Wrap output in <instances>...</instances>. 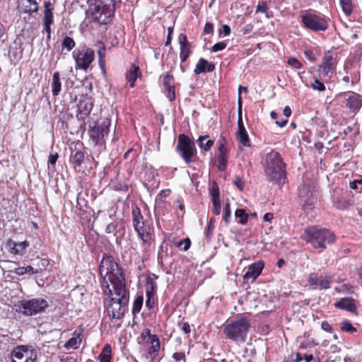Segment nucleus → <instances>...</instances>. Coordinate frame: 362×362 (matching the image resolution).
<instances>
[{
	"label": "nucleus",
	"mask_w": 362,
	"mask_h": 362,
	"mask_svg": "<svg viewBox=\"0 0 362 362\" xmlns=\"http://www.w3.org/2000/svg\"><path fill=\"white\" fill-rule=\"evenodd\" d=\"M102 277L101 288L105 294H112V288L125 286V279L121 269L112 256L105 254L100 264Z\"/></svg>",
	"instance_id": "1"
},
{
	"label": "nucleus",
	"mask_w": 362,
	"mask_h": 362,
	"mask_svg": "<svg viewBox=\"0 0 362 362\" xmlns=\"http://www.w3.org/2000/svg\"><path fill=\"white\" fill-rule=\"evenodd\" d=\"M261 163L266 180L281 187L286 178V165L281 154L274 150H272L262 157Z\"/></svg>",
	"instance_id": "2"
},
{
	"label": "nucleus",
	"mask_w": 362,
	"mask_h": 362,
	"mask_svg": "<svg viewBox=\"0 0 362 362\" xmlns=\"http://www.w3.org/2000/svg\"><path fill=\"white\" fill-rule=\"evenodd\" d=\"M110 297L107 312L112 319L121 320L127 311L129 293L125 286L112 288V294H106Z\"/></svg>",
	"instance_id": "3"
},
{
	"label": "nucleus",
	"mask_w": 362,
	"mask_h": 362,
	"mask_svg": "<svg viewBox=\"0 0 362 362\" xmlns=\"http://www.w3.org/2000/svg\"><path fill=\"white\" fill-rule=\"evenodd\" d=\"M302 237L304 240L310 243L315 248L322 249L325 248L327 245L334 243L335 239L332 231L317 226L306 228Z\"/></svg>",
	"instance_id": "4"
},
{
	"label": "nucleus",
	"mask_w": 362,
	"mask_h": 362,
	"mask_svg": "<svg viewBox=\"0 0 362 362\" xmlns=\"http://www.w3.org/2000/svg\"><path fill=\"white\" fill-rule=\"evenodd\" d=\"M91 18L100 25L112 23L115 13V0H95Z\"/></svg>",
	"instance_id": "5"
},
{
	"label": "nucleus",
	"mask_w": 362,
	"mask_h": 362,
	"mask_svg": "<svg viewBox=\"0 0 362 362\" xmlns=\"http://www.w3.org/2000/svg\"><path fill=\"white\" fill-rule=\"evenodd\" d=\"M64 98H69L70 102L76 100L78 98L77 103L76 117L81 122V127H85L87 124L86 119L89 117L90 112L93 107V100L91 96L87 93H81L78 95L76 92H64Z\"/></svg>",
	"instance_id": "6"
},
{
	"label": "nucleus",
	"mask_w": 362,
	"mask_h": 362,
	"mask_svg": "<svg viewBox=\"0 0 362 362\" xmlns=\"http://www.w3.org/2000/svg\"><path fill=\"white\" fill-rule=\"evenodd\" d=\"M250 327V320L241 317L226 325L223 332L228 339L243 342L245 341Z\"/></svg>",
	"instance_id": "7"
},
{
	"label": "nucleus",
	"mask_w": 362,
	"mask_h": 362,
	"mask_svg": "<svg viewBox=\"0 0 362 362\" xmlns=\"http://www.w3.org/2000/svg\"><path fill=\"white\" fill-rule=\"evenodd\" d=\"M110 120L108 118L103 121L95 122L93 124L89 122L88 134L91 144L104 147L105 139L110 132Z\"/></svg>",
	"instance_id": "8"
},
{
	"label": "nucleus",
	"mask_w": 362,
	"mask_h": 362,
	"mask_svg": "<svg viewBox=\"0 0 362 362\" xmlns=\"http://www.w3.org/2000/svg\"><path fill=\"white\" fill-rule=\"evenodd\" d=\"M299 203L305 211H310L317 203L315 184L312 180H305L300 185L298 192Z\"/></svg>",
	"instance_id": "9"
},
{
	"label": "nucleus",
	"mask_w": 362,
	"mask_h": 362,
	"mask_svg": "<svg viewBox=\"0 0 362 362\" xmlns=\"http://www.w3.org/2000/svg\"><path fill=\"white\" fill-rule=\"evenodd\" d=\"M49 306V302L42 298L24 299L18 303V310L25 316H33L44 313Z\"/></svg>",
	"instance_id": "10"
},
{
	"label": "nucleus",
	"mask_w": 362,
	"mask_h": 362,
	"mask_svg": "<svg viewBox=\"0 0 362 362\" xmlns=\"http://www.w3.org/2000/svg\"><path fill=\"white\" fill-rule=\"evenodd\" d=\"M300 18L302 27L315 33L325 31L329 27L327 18L322 15L313 12H305Z\"/></svg>",
	"instance_id": "11"
},
{
	"label": "nucleus",
	"mask_w": 362,
	"mask_h": 362,
	"mask_svg": "<svg viewBox=\"0 0 362 362\" xmlns=\"http://www.w3.org/2000/svg\"><path fill=\"white\" fill-rule=\"evenodd\" d=\"M72 57L75 61L76 70L87 71L95 59V52L90 47H83L74 49L72 52Z\"/></svg>",
	"instance_id": "12"
},
{
	"label": "nucleus",
	"mask_w": 362,
	"mask_h": 362,
	"mask_svg": "<svg viewBox=\"0 0 362 362\" xmlns=\"http://www.w3.org/2000/svg\"><path fill=\"white\" fill-rule=\"evenodd\" d=\"M177 151L187 164L192 162V158L197 153L194 144L184 134L178 136Z\"/></svg>",
	"instance_id": "13"
},
{
	"label": "nucleus",
	"mask_w": 362,
	"mask_h": 362,
	"mask_svg": "<svg viewBox=\"0 0 362 362\" xmlns=\"http://www.w3.org/2000/svg\"><path fill=\"white\" fill-rule=\"evenodd\" d=\"M337 65V54H326L322 57V63L318 66V73L320 78H330L334 73Z\"/></svg>",
	"instance_id": "14"
},
{
	"label": "nucleus",
	"mask_w": 362,
	"mask_h": 362,
	"mask_svg": "<svg viewBox=\"0 0 362 362\" xmlns=\"http://www.w3.org/2000/svg\"><path fill=\"white\" fill-rule=\"evenodd\" d=\"M332 276L328 274L311 273L308 276V284L312 289L323 290L330 287Z\"/></svg>",
	"instance_id": "15"
},
{
	"label": "nucleus",
	"mask_w": 362,
	"mask_h": 362,
	"mask_svg": "<svg viewBox=\"0 0 362 362\" xmlns=\"http://www.w3.org/2000/svg\"><path fill=\"white\" fill-rule=\"evenodd\" d=\"M125 78L131 88L135 87V83L137 79L140 81L142 79V72L138 61L136 60L130 64L129 68L125 74Z\"/></svg>",
	"instance_id": "16"
},
{
	"label": "nucleus",
	"mask_w": 362,
	"mask_h": 362,
	"mask_svg": "<svg viewBox=\"0 0 362 362\" xmlns=\"http://www.w3.org/2000/svg\"><path fill=\"white\" fill-rule=\"evenodd\" d=\"M178 42L180 45V59L181 62H185L192 54V45L188 41L187 37L184 33L178 35Z\"/></svg>",
	"instance_id": "17"
},
{
	"label": "nucleus",
	"mask_w": 362,
	"mask_h": 362,
	"mask_svg": "<svg viewBox=\"0 0 362 362\" xmlns=\"http://www.w3.org/2000/svg\"><path fill=\"white\" fill-rule=\"evenodd\" d=\"M263 267L264 263L262 261H257L250 265L243 275L244 281L245 282H253L262 273Z\"/></svg>",
	"instance_id": "18"
},
{
	"label": "nucleus",
	"mask_w": 362,
	"mask_h": 362,
	"mask_svg": "<svg viewBox=\"0 0 362 362\" xmlns=\"http://www.w3.org/2000/svg\"><path fill=\"white\" fill-rule=\"evenodd\" d=\"M12 361L13 359H26L31 360L33 357H37V354L33 349H29L25 346H17L11 352Z\"/></svg>",
	"instance_id": "19"
},
{
	"label": "nucleus",
	"mask_w": 362,
	"mask_h": 362,
	"mask_svg": "<svg viewBox=\"0 0 362 362\" xmlns=\"http://www.w3.org/2000/svg\"><path fill=\"white\" fill-rule=\"evenodd\" d=\"M238 128L237 139L238 141L244 146H250V139L247 132L244 127L243 117H240L238 118Z\"/></svg>",
	"instance_id": "20"
},
{
	"label": "nucleus",
	"mask_w": 362,
	"mask_h": 362,
	"mask_svg": "<svg viewBox=\"0 0 362 362\" xmlns=\"http://www.w3.org/2000/svg\"><path fill=\"white\" fill-rule=\"evenodd\" d=\"M214 69V64L209 62L204 58H200L196 64L194 72L195 74L199 75L206 72H212Z\"/></svg>",
	"instance_id": "21"
},
{
	"label": "nucleus",
	"mask_w": 362,
	"mask_h": 362,
	"mask_svg": "<svg viewBox=\"0 0 362 362\" xmlns=\"http://www.w3.org/2000/svg\"><path fill=\"white\" fill-rule=\"evenodd\" d=\"M337 308L347 310L352 313H356V306L354 300L351 298H343L334 303Z\"/></svg>",
	"instance_id": "22"
},
{
	"label": "nucleus",
	"mask_w": 362,
	"mask_h": 362,
	"mask_svg": "<svg viewBox=\"0 0 362 362\" xmlns=\"http://www.w3.org/2000/svg\"><path fill=\"white\" fill-rule=\"evenodd\" d=\"M134 229L143 243H146L150 241L151 235L149 226L145 224L144 222L141 223H137L135 224Z\"/></svg>",
	"instance_id": "23"
},
{
	"label": "nucleus",
	"mask_w": 362,
	"mask_h": 362,
	"mask_svg": "<svg viewBox=\"0 0 362 362\" xmlns=\"http://www.w3.org/2000/svg\"><path fill=\"white\" fill-rule=\"evenodd\" d=\"M362 105V95L352 92L346 99V106L353 112L358 111Z\"/></svg>",
	"instance_id": "24"
},
{
	"label": "nucleus",
	"mask_w": 362,
	"mask_h": 362,
	"mask_svg": "<svg viewBox=\"0 0 362 362\" xmlns=\"http://www.w3.org/2000/svg\"><path fill=\"white\" fill-rule=\"evenodd\" d=\"M18 8L23 13H32L38 11V4L35 0H21Z\"/></svg>",
	"instance_id": "25"
},
{
	"label": "nucleus",
	"mask_w": 362,
	"mask_h": 362,
	"mask_svg": "<svg viewBox=\"0 0 362 362\" xmlns=\"http://www.w3.org/2000/svg\"><path fill=\"white\" fill-rule=\"evenodd\" d=\"M95 45L98 47V64L103 71L105 69L106 46L103 41H98Z\"/></svg>",
	"instance_id": "26"
},
{
	"label": "nucleus",
	"mask_w": 362,
	"mask_h": 362,
	"mask_svg": "<svg viewBox=\"0 0 362 362\" xmlns=\"http://www.w3.org/2000/svg\"><path fill=\"white\" fill-rule=\"evenodd\" d=\"M44 18L43 24H52L54 22L53 7L49 1L44 3Z\"/></svg>",
	"instance_id": "27"
},
{
	"label": "nucleus",
	"mask_w": 362,
	"mask_h": 362,
	"mask_svg": "<svg viewBox=\"0 0 362 362\" xmlns=\"http://www.w3.org/2000/svg\"><path fill=\"white\" fill-rule=\"evenodd\" d=\"M147 344L150 345L148 348V353L155 357L160 349V340L157 335L153 334L152 337H151V339L146 341Z\"/></svg>",
	"instance_id": "28"
},
{
	"label": "nucleus",
	"mask_w": 362,
	"mask_h": 362,
	"mask_svg": "<svg viewBox=\"0 0 362 362\" xmlns=\"http://www.w3.org/2000/svg\"><path fill=\"white\" fill-rule=\"evenodd\" d=\"M85 154L82 151H72L70 156V161L74 165V168L76 170L77 167H80L83 163Z\"/></svg>",
	"instance_id": "29"
},
{
	"label": "nucleus",
	"mask_w": 362,
	"mask_h": 362,
	"mask_svg": "<svg viewBox=\"0 0 362 362\" xmlns=\"http://www.w3.org/2000/svg\"><path fill=\"white\" fill-rule=\"evenodd\" d=\"M255 13H264L267 19H269L274 16L273 12L269 9L267 2L263 1H258L256 6Z\"/></svg>",
	"instance_id": "30"
},
{
	"label": "nucleus",
	"mask_w": 362,
	"mask_h": 362,
	"mask_svg": "<svg viewBox=\"0 0 362 362\" xmlns=\"http://www.w3.org/2000/svg\"><path fill=\"white\" fill-rule=\"evenodd\" d=\"M81 332L75 331L73 337L65 344L66 349H77L81 343Z\"/></svg>",
	"instance_id": "31"
},
{
	"label": "nucleus",
	"mask_w": 362,
	"mask_h": 362,
	"mask_svg": "<svg viewBox=\"0 0 362 362\" xmlns=\"http://www.w3.org/2000/svg\"><path fill=\"white\" fill-rule=\"evenodd\" d=\"M209 138L208 135L200 136L197 140V144L199 147L202 149H204L205 151H208L211 149L212 146L214 144V140L208 139L205 143L204 142Z\"/></svg>",
	"instance_id": "32"
},
{
	"label": "nucleus",
	"mask_w": 362,
	"mask_h": 362,
	"mask_svg": "<svg viewBox=\"0 0 362 362\" xmlns=\"http://www.w3.org/2000/svg\"><path fill=\"white\" fill-rule=\"evenodd\" d=\"M118 223L117 222H112L107 225L105 228V233L107 234H112L115 238L116 243L121 244V238L117 235L119 230H117Z\"/></svg>",
	"instance_id": "33"
},
{
	"label": "nucleus",
	"mask_w": 362,
	"mask_h": 362,
	"mask_svg": "<svg viewBox=\"0 0 362 362\" xmlns=\"http://www.w3.org/2000/svg\"><path fill=\"white\" fill-rule=\"evenodd\" d=\"M163 86L165 90H175V79L173 75L166 74L163 78Z\"/></svg>",
	"instance_id": "34"
},
{
	"label": "nucleus",
	"mask_w": 362,
	"mask_h": 362,
	"mask_svg": "<svg viewBox=\"0 0 362 362\" xmlns=\"http://www.w3.org/2000/svg\"><path fill=\"white\" fill-rule=\"evenodd\" d=\"M76 46V42L74 40L69 37L65 36L62 40V51L66 49V52L71 51Z\"/></svg>",
	"instance_id": "35"
},
{
	"label": "nucleus",
	"mask_w": 362,
	"mask_h": 362,
	"mask_svg": "<svg viewBox=\"0 0 362 362\" xmlns=\"http://www.w3.org/2000/svg\"><path fill=\"white\" fill-rule=\"evenodd\" d=\"M28 245L29 243L27 241L14 243L13 247L11 248V252L15 255H23L25 253Z\"/></svg>",
	"instance_id": "36"
},
{
	"label": "nucleus",
	"mask_w": 362,
	"mask_h": 362,
	"mask_svg": "<svg viewBox=\"0 0 362 362\" xmlns=\"http://www.w3.org/2000/svg\"><path fill=\"white\" fill-rule=\"evenodd\" d=\"M156 290V284L153 282V279L150 277L146 279V297L154 298V294Z\"/></svg>",
	"instance_id": "37"
},
{
	"label": "nucleus",
	"mask_w": 362,
	"mask_h": 362,
	"mask_svg": "<svg viewBox=\"0 0 362 362\" xmlns=\"http://www.w3.org/2000/svg\"><path fill=\"white\" fill-rule=\"evenodd\" d=\"M343 12L346 16H351L353 12V4L351 0H339Z\"/></svg>",
	"instance_id": "38"
},
{
	"label": "nucleus",
	"mask_w": 362,
	"mask_h": 362,
	"mask_svg": "<svg viewBox=\"0 0 362 362\" xmlns=\"http://www.w3.org/2000/svg\"><path fill=\"white\" fill-rule=\"evenodd\" d=\"M235 216L236 218H240L238 223H240L242 225H245L247 223L248 221L249 215L246 213L245 209H238L235 211Z\"/></svg>",
	"instance_id": "39"
},
{
	"label": "nucleus",
	"mask_w": 362,
	"mask_h": 362,
	"mask_svg": "<svg viewBox=\"0 0 362 362\" xmlns=\"http://www.w3.org/2000/svg\"><path fill=\"white\" fill-rule=\"evenodd\" d=\"M111 346L110 344H105L102 350L101 354L99 356L100 361L103 359V361H110L111 358Z\"/></svg>",
	"instance_id": "40"
},
{
	"label": "nucleus",
	"mask_w": 362,
	"mask_h": 362,
	"mask_svg": "<svg viewBox=\"0 0 362 362\" xmlns=\"http://www.w3.org/2000/svg\"><path fill=\"white\" fill-rule=\"evenodd\" d=\"M52 90H61L60 74L54 72L52 79Z\"/></svg>",
	"instance_id": "41"
},
{
	"label": "nucleus",
	"mask_w": 362,
	"mask_h": 362,
	"mask_svg": "<svg viewBox=\"0 0 362 362\" xmlns=\"http://www.w3.org/2000/svg\"><path fill=\"white\" fill-rule=\"evenodd\" d=\"M144 298L142 296H138L133 303L132 307V313L136 314L140 312L142 305H143Z\"/></svg>",
	"instance_id": "42"
},
{
	"label": "nucleus",
	"mask_w": 362,
	"mask_h": 362,
	"mask_svg": "<svg viewBox=\"0 0 362 362\" xmlns=\"http://www.w3.org/2000/svg\"><path fill=\"white\" fill-rule=\"evenodd\" d=\"M340 329L344 332L349 333H354L357 331L356 328L353 327L351 323L348 320L343 321L340 324Z\"/></svg>",
	"instance_id": "43"
},
{
	"label": "nucleus",
	"mask_w": 362,
	"mask_h": 362,
	"mask_svg": "<svg viewBox=\"0 0 362 362\" xmlns=\"http://www.w3.org/2000/svg\"><path fill=\"white\" fill-rule=\"evenodd\" d=\"M132 216H133V226L135 227L136 223H141L144 222L143 216L141 214L140 210L138 207L133 209L132 210Z\"/></svg>",
	"instance_id": "44"
},
{
	"label": "nucleus",
	"mask_w": 362,
	"mask_h": 362,
	"mask_svg": "<svg viewBox=\"0 0 362 362\" xmlns=\"http://www.w3.org/2000/svg\"><path fill=\"white\" fill-rule=\"evenodd\" d=\"M304 54L311 62H315L319 56V53L316 49H306L304 51Z\"/></svg>",
	"instance_id": "45"
},
{
	"label": "nucleus",
	"mask_w": 362,
	"mask_h": 362,
	"mask_svg": "<svg viewBox=\"0 0 362 362\" xmlns=\"http://www.w3.org/2000/svg\"><path fill=\"white\" fill-rule=\"evenodd\" d=\"M218 155L222 156H226L228 150L226 147V141L223 136H221V138L218 141Z\"/></svg>",
	"instance_id": "46"
},
{
	"label": "nucleus",
	"mask_w": 362,
	"mask_h": 362,
	"mask_svg": "<svg viewBox=\"0 0 362 362\" xmlns=\"http://www.w3.org/2000/svg\"><path fill=\"white\" fill-rule=\"evenodd\" d=\"M218 160V169L223 171L227 166V158L226 156L218 155L217 158Z\"/></svg>",
	"instance_id": "47"
},
{
	"label": "nucleus",
	"mask_w": 362,
	"mask_h": 362,
	"mask_svg": "<svg viewBox=\"0 0 362 362\" xmlns=\"http://www.w3.org/2000/svg\"><path fill=\"white\" fill-rule=\"evenodd\" d=\"M191 245V242L189 238H185L180 241H179L177 244V247H179L181 250L187 251L189 250Z\"/></svg>",
	"instance_id": "48"
},
{
	"label": "nucleus",
	"mask_w": 362,
	"mask_h": 362,
	"mask_svg": "<svg viewBox=\"0 0 362 362\" xmlns=\"http://www.w3.org/2000/svg\"><path fill=\"white\" fill-rule=\"evenodd\" d=\"M288 64L293 69H300L303 67V64L295 57H290L288 59Z\"/></svg>",
	"instance_id": "49"
},
{
	"label": "nucleus",
	"mask_w": 362,
	"mask_h": 362,
	"mask_svg": "<svg viewBox=\"0 0 362 362\" xmlns=\"http://www.w3.org/2000/svg\"><path fill=\"white\" fill-rule=\"evenodd\" d=\"M230 204L229 202L226 203L224 206V212L223 215V221L228 223L229 222V219L230 217Z\"/></svg>",
	"instance_id": "50"
},
{
	"label": "nucleus",
	"mask_w": 362,
	"mask_h": 362,
	"mask_svg": "<svg viewBox=\"0 0 362 362\" xmlns=\"http://www.w3.org/2000/svg\"><path fill=\"white\" fill-rule=\"evenodd\" d=\"M227 46V43L224 41L218 42L213 45L211 49V52H216L224 49Z\"/></svg>",
	"instance_id": "51"
},
{
	"label": "nucleus",
	"mask_w": 362,
	"mask_h": 362,
	"mask_svg": "<svg viewBox=\"0 0 362 362\" xmlns=\"http://www.w3.org/2000/svg\"><path fill=\"white\" fill-rule=\"evenodd\" d=\"M311 86L313 89L317 90H325L324 83L317 78L315 79V81L311 84Z\"/></svg>",
	"instance_id": "52"
},
{
	"label": "nucleus",
	"mask_w": 362,
	"mask_h": 362,
	"mask_svg": "<svg viewBox=\"0 0 362 362\" xmlns=\"http://www.w3.org/2000/svg\"><path fill=\"white\" fill-rule=\"evenodd\" d=\"M214 229V219L211 218L209 222L207 224L206 235L208 238H210L213 234V230Z\"/></svg>",
	"instance_id": "53"
},
{
	"label": "nucleus",
	"mask_w": 362,
	"mask_h": 362,
	"mask_svg": "<svg viewBox=\"0 0 362 362\" xmlns=\"http://www.w3.org/2000/svg\"><path fill=\"white\" fill-rule=\"evenodd\" d=\"M212 202H213V205H214V208H213L212 211L215 215H218L221 213V209L220 201L213 200Z\"/></svg>",
	"instance_id": "54"
},
{
	"label": "nucleus",
	"mask_w": 362,
	"mask_h": 362,
	"mask_svg": "<svg viewBox=\"0 0 362 362\" xmlns=\"http://www.w3.org/2000/svg\"><path fill=\"white\" fill-rule=\"evenodd\" d=\"M214 33V25L212 23H206L204 28V34H212Z\"/></svg>",
	"instance_id": "55"
},
{
	"label": "nucleus",
	"mask_w": 362,
	"mask_h": 362,
	"mask_svg": "<svg viewBox=\"0 0 362 362\" xmlns=\"http://www.w3.org/2000/svg\"><path fill=\"white\" fill-rule=\"evenodd\" d=\"M321 328L327 332L332 333L334 329L329 323L327 321H322L321 323Z\"/></svg>",
	"instance_id": "56"
},
{
	"label": "nucleus",
	"mask_w": 362,
	"mask_h": 362,
	"mask_svg": "<svg viewBox=\"0 0 362 362\" xmlns=\"http://www.w3.org/2000/svg\"><path fill=\"white\" fill-rule=\"evenodd\" d=\"M152 336H153V334H151L150 329H146L143 330V332L141 334V337L146 342L148 341V340L150 339L151 337H152Z\"/></svg>",
	"instance_id": "57"
},
{
	"label": "nucleus",
	"mask_w": 362,
	"mask_h": 362,
	"mask_svg": "<svg viewBox=\"0 0 362 362\" xmlns=\"http://www.w3.org/2000/svg\"><path fill=\"white\" fill-rule=\"evenodd\" d=\"M40 271H42V268L38 265V268L33 267L32 266L26 267V273L35 274H38Z\"/></svg>",
	"instance_id": "58"
},
{
	"label": "nucleus",
	"mask_w": 362,
	"mask_h": 362,
	"mask_svg": "<svg viewBox=\"0 0 362 362\" xmlns=\"http://www.w3.org/2000/svg\"><path fill=\"white\" fill-rule=\"evenodd\" d=\"M58 157H59V156H58L57 153H56L54 154H50L49 156L48 164L54 165L58 159Z\"/></svg>",
	"instance_id": "59"
},
{
	"label": "nucleus",
	"mask_w": 362,
	"mask_h": 362,
	"mask_svg": "<svg viewBox=\"0 0 362 362\" xmlns=\"http://www.w3.org/2000/svg\"><path fill=\"white\" fill-rule=\"evenodd\" d=\"M234 184L237 186V187L240 190H243V188H244V183L241 180L240 177H235V178L234 180Z\"/></svg>",
	"instance_id": "60"
},
{
	"label": "nucleus",
	"mask_w": 362,
	"mask_h": 362,
	"mask_svg": "<svg viewBox=\"0 0 362 362\" xmlns=\"http://www.w3.org/2000/svg\"><path fill=\"white\" fill-rule=\"evenodd\" d=\"M211 195L212 197V201L213 200L219 201L218 188L216 187V189H214V188L212 189L211 191Z\"/></svg>",
	"instance_id": "61"
},
{
	"label": "nucleus",
	"mask_w": 362,
	"mask_h": 362,
	"mask_svg": "<svg viewBox=\"0 0 362 362\" xmlns=\"http://www.w3.org/2000/svg\"><path fill=\"white\" fill-rule=\"evenodd\" d=\"M253 30V25L250 23L247 24L244 28L242 29V33L244 35L250 33Z\"/></svg>",
	"instance_id": "62"
},
{
	"label": "nucleus",
	"mask_w": 362,
	"mask_h": 362,
	"mask_svg": "<svg viewBox=\"0 0 362 362\" xmlns=\"http://www.w3.org/2000/svg\"><path fill=\"white\" fill-rule=\"evenodd\" d=\"M16 274L21 276L26 273V267H19L16 269H15L13 272Z\"/></svg>",
	"instance_id": "63"
},
{
	"label": "nucleus",
	"mask_w": 362,
	"mask_h": 362,
	"mask_svg": "<svg viewBox=\"0 0 362 362\" xmlns=\"http://www.w3.org/2000/svg\"><path fill=\"white\" fill-rule=\"evenodd\" d=\"M154 301H155L154 298L146 297V306L148 309L152 308L153 305H154Z\"/></svg>",
	"instance_id": "64"
}]
</instances>
